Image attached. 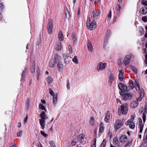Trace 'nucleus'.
Listing matches in <instances>:
<instances>
[{
	"instance_id": "60",
	"label": "nucleus",
	"mask_w": 147,
	"mask_h": 147,
	"mask_svg": "<svg viewBox=\"0 0 147 147\" xmlns=\"http://www.w3.org/2000/svg\"><path fill=\"white\" fill-rule=\"evenodd\" d=\"M144 112L145 113H147V107L145 106L144 107Z\"/></svg>"
},
{
	"instance_id": "22",
	"label": "nucleus",
	"mask_w": 147,
	"mask_h": 147,
	"mask_svg": "<svg viewBox=\"0 0 147 147\" xmlns=\"http://www.w3.org/2000/svg\"><path fill=\"white\" fill-rule=\"evenodd\" d=\"M138 105V103L137 101H134L131 104V107L133 108L137 107Z\"/></svg>"
},
{
	"instance_id": "16",
	"label": "nucleus",
	"mask_w": 147,
	"mask_h": 147,
	"mask_svg": "<svg viewBox=\"0 0 147 147\" xmlns=\"http://www.w3.org/2000/svg\"><path fill=\"white\" fill-rule=\"evenodd\" d=\"M135 117L134 115L131 116L130 119L128 120L127 121L125 122V124L126 125H128L130 123L131 124V123H132V122H133Z\"/></svg>"
},
{
	"instance_id": "24",
	"label": "nucleus",
	"mask_w": 147,
	"mask_h": 147,
	"mask_svg": "<svg viewBox=\"0 0 147 147\" xmlns=\"http://www.w3.org/2000/svg\"><path fill=\"white\" fill-rule=\"evenodd\" d=\"M100 12L99 10L96 11H93L92 13L93 15L92 17L94 18L96 17L98 15Z\"/></svg>"
},
{
	"instance_id": "40",
	"label": "nucleus",
	"mask_w": 147,
	"mask_h": 147,
	"mask_svg": "<svg viewBox=\"0 0 147 147\" xmlns=\"http://www.w3.org/2000/svg\"><path fill=\"white\" fill-rule=\"evenodd\" d=\"M39 108L42 110H45V107L42 104H39Z\"/></svg>"
},
{
	"instance_id": "6",
	"label": "nucleus",
	"mask_w": 147,
	"mask_h": 147,
	"mask_svg": "<svg viewBox=\"0 0 147 147\" xmlns=\"http://www.w3.org/2000/svg\"><path fill=\"white\" fill-rule=\"evenodd\" d=\"M90 21L89 18V20H87V28L90 29V30H92L93 28H95L96 26V22L95 20H93L91 23L90 24Z\"/></svg>"
},
{
	"instance_id": "41",
	"label": "nucleus",
	"mask_w": 147,
	"mask_h": 147,
	"mask_svg": "<svg viewBox=\"0 0 147 147\" xmlns=\"http://www.w3.org/2000/svg\"><path fill=\"white\" fill-rule=\"evenodd\" d=\"M32 69H31V72L32 73H34L35 71V69L34 68L35 63H33Z\"/></svg>"
},
{
	"instance_id": "23",
	"label": "nucleus",
	"mask_w": 147,
	"mask_h": 147,
	"mask_svg": "<svg viewBox=\"0 0 147 147\" xmlns=\"http://www.w3.org/2000/svg\"><path fill=\"white\" fill-rule=\"evenodd\" d=\"M62 48V46L61 42L60 41H59L58 42V44L56 46V50L57 51L60 50Z\"/></svg>"
},
{
	"instance_id": "45",
	"label": "nucleus",
	"mask_w": 147,
	"mask_h": 147,
	"mask_svg": "<svg viewBox=\"0 0 147 147\" xmlns=\"http://www.w3.org/2000/svg\"><path fill=\"white\" fill-rule=\"evenodd\" d=\"M67 90H69L70 89V84L69 80H67Z\"/></svg>"
},
{
	"instance_id": "52",
	"label": "nucleus",
	"mask_w": 147,
	"mask_h": 147,
	"mask_svg": "<svg viewBox=\"0 0 147 147\" xmlns=\"http://www.w3.org/2000/svg\"><path fill=\"white\" fill-rule=\"evenodd\" d=\"M139 133L140 134H141L142 132L143 129V127H139Z\"/></svg>"
},
{
	"instance_id": "38",
	"label": "nucleus",
	"mask_w": 147,
	"mask_h": 147,
	"mask_svg": "<svg viewBox=\"0 0 147 147\" xmlns=\"http://www.w3.org/2000/svg\"><path fill=\"white\" fill-rule=\"evenodd\" d=\"M116 9L117 10V13L119 14L120 12L121 9V7L119 5H117V6Z\"/></svg>"
},
{
	"instance_id": "34",
	"label": "nucleus",
	"mask_w": 147,
	"mask_h": 147,
	"mask_svg": "<svg viewBox=\"0 0 147 147\" xmlns=\"http://www.w3.org/2000/svg\"><path fill=\"white\" fill-rule=\"evenodd\" d=\"M47 82L48 84L50 83L53 80V79L51 77L49 76L47 77Z\"/></svg>"
},
{
	"instance_id": "35",
	"label": "nucleus",
	"mask_w": 147,
	"mask_h": 147,
	"mask_svg": "<svg viewBox=\"0 0 147 147\" xmlns=\"http://www.w3.org/2000/svg\"><path fill=\"white\" fill-rule=\"evenodd\" d=\"M72 61L73 62L75 63L76 64H78V59L77 58V57L76 56H75L74 58L72 59Z\"/></svg>"
},
{
	"instance_id": "54",
	"label": "nucleus",
	"mask_w": 147,
	"mask_h": 147,
	"mask_svg": "<svg viewBox=\"0 0 147 147\" xmlns=\"http://www.w3.org/2000/svg\"><path fill=\"white\" fill-rule=\"evenodd\" d=\"M144 127V125H142V123H139L138 126L139 127Z\"/></svg>"
},
{
	"instance_id": "63",
	"label": "nucleus",
	"mask_w": 147,
	"mask_h": 147,
	"mask_svg": "<svg viewBox=\"0 0 147 147\" xmlns=\"http://www.w3.org/2000/svg\"><path fill=\"white\" fill-rule=\"evenodd\" d=\"M41 102L42 103H43V104H44V103H45V100H41Z\"/></svg>"
},
{
	"instance_id": "44",
	"label": "nucleus",
	"mask_w": 147,
	"mask_h": 147,
	"mask_svg": "<svg viewBox=\"0 0 147 147\" xmlns=\"http://www.w3.org/2000/svg\"><path fill=\"white\" fill-rule=\"evenodd\" d=\"M129 127L131 129H134L135 127V124L134 123H132L129 124Z\"/></svg>"
},
{
	"instance_id": "61",
	"label": "nucleus",
	"mask_w": 147,
	"mask_h": 147,
	"mask_svg": "<svg viewBox=\"0 0 147 147\" xmlns=\"http://www.w3.org/2000/svg\"><path fill=\"white\" fill-rule=\"evenodd\" d=\"M117 103H118V102H119L120 104H122V103L120 101V100L119 99H117Z\"/></svg>"
},
{
	"instance_id": "29",
	"label": "nucleus",
	"mask_w": 147,
	"mask_h": 147,
	"mask_svg": "<svg viewBox=\"0 0 147 147\" xmlns=\"http://www.w3.org/2000/svg\"><path fill=\"white\" fill-rule=\"evenodd\" d=\"M55 65V61L52 59L51 60L49 63V65L51 67H54V66Z\"/></svg>"
},
{
	"instance_id": "5",
	"label": "nucleus",
	"mask_w": 147,
	"mask_h": 147,
	"mask_svg": "<svg viewBox=\"0 0 147 147\" xmlns=\"http://www.w3.org/2000/svg\"><path fill=\"white\" fill-rule=\"evenodd\" d=\"M107 67V63H99L97 66V70L98 72L100 71L105 69Z\"/></svg>"
},
{
	"instance_id": "31",
	"label": "nucleus",
	"mask_w": 147,
	"mask_h": 147,
	"mask_svg": "<svg viewBox=\"0 0 147 147\" xmlns=\"http://www.w3.org/2000/svg\"><path fill=\"white\" fill-rule=\"evenodd\" d=\"M88 48L89 51H92V45L90 43L88 42L87 44Z\"/></svg>"
},
{
	"instance_id": "58",
	"label": "nucleus",
	"mask_w": 147,
	"mask_h": 147,
	"mask_svg": "<svg viewBox=\"0 0 147 147\" xmlns=\"http://www.w3.org/2000/svg\"><path fill=\"white\" fill-rule=\"evenodd\" d=\"M96 138H94L93 140V144L96 145Z\"/></svg>"
},
{
	"instance_id": "4",
	"label": "nucleus",
	"mask_w": 147,
	"mask_h": 147,
	"mask_svg": "<svg viewBox=\"0 0 147 147\" xmlns=\"http://www.w3.org/2000/svg\"><path fill=\"white\" fill-rule=\"evenodd\" d=\"M135 85H136L137 86V88L138 89V92L140 93V97L137 99L138 101H140L141 100L142 98L144 96V90L142 88L140 89V86L139 84H138L137 81H136V82H135Z\"/></svg>"
},
{
	"instance_id": "48",
	"label": "nucleus",
	"mask_w": 147,
	"mask_h": 147,
	"mask_svg": "<svg viewBox=\"0 0 147 147\" xmlns=\"http://www.w3.org/2000/svg\"><path fill=\"white\" fill-rule=\"evenodd\" d=\"M41 134L42 135L45 137H46L47 136V134H45L44 132L43 131H40Z\"/></svg>"
},
{
	"instance_id": "19",
	"label": "nucleus",
	"mask_w": 147,
	"mask_h": 147,
	"mask_svg": "<svg viewBox=\"0 0 147 147\" xmlns=\"http://www.w3.org/2000/svg\"><path fill=\"white\" fill-rule=\"evenodd\" d=\"M58 38L59 41H62L63 40V36L61 31H60L59 33Z\"/></svg>"
},
{
	"instance_id": "53",
	"label": "nucleus",
	"mask_w": 147,
	"mask_h": 147,
	"mask_svg": "<svg viewBox=\"0 0 147 147\" xmlns=\"http://www.w3.org/2000/svg\"><path fill=\"white\" fill-rule=\"evenodd\" d=\"M111 10H110L109 11V13L108 15V16L109 18H111Z\"/></svg>"
},
{
	"instance_id": "2",
	"label": "nucleus",
	"mask_w": 147,
	"mask_h": 147,
	"mask_svg": "<svg viewBox=\"0 0 147 147\" xmlns=\"http://www.w3.org/2000/svg\"><path fill=\"white\" fill-rule=\"evenodd\" d=\"M40 119H39V123L42 129H44L45 124V120L48 119V117L46 115L45 111H42L40 114Z\"/></svg>"
},
{
	"instance_id": "36",
	"label": "nucleus",
	"mask_w": 147,
	"mask_h": 147,
	"mask_svg": "<svg viewBox=\"0 0 147 147\" xmlns=\"http://www.w3.org/2000/svg\"><path fill=\"white\" fill-rule=\"evenodd\" d=\"M63 57L64 58V60L66 62L68 60L67 59L68 58H69V57L67 56V54H64L63 55Z\"/></svg>"
},
{
	"instance_id": "46",
	"label": "nucleus",
	"mask_w": 147,
	"mask_h": 147,
	"mask_svg": "<svg viewBox=\"0 0 147 147\" xmlns=\"http://www.w3.org/2000/svg\"><path fill=\"white\" fill-rule=\"evenodd\" d=\"M146 115L144 113L143 114V116L142 117V119L143 120V122H144L146 120Z\"/></svg>"
},
{
	"instance_id": "47",
	"label": "nucleus",
	"mask_w": 147,
	"mask_h": 147,
	"mask_svg": "<svg viewBox=\"0 0 147 147\" xmlns=\"http://www.w3.org/2000/svg\"><path fill=\"white\" fill-rule=\"evenodd\" d=\"M142 19L143 21L145 22H147V17L146 16H143Z\"/></svg>"
},
{
	"instance_id": "12",
	"label": "nucleus",
	"mask_w": 147,
	"mask_h": 147,
	"mask_svg": "<svg viewBox=\"0 0 147 147\" xmlns=\"http://www.w3.org/2000/svg\"><path fill=\"white\" fill-rule=\"evenodd\" d=\"M84 136L83 134H81L77 137L78 140V141L80 142L81 144L83 143L84 141Z\"/></svg>"
},
{
	"instance_id": "64",
	"label": "nucleus",
	"mask_w": 147,
	"mask_h": 147,
	"mask_svg": "<svg viewBox=\"0 0 147 147\" xmlns=\"http://www.w3.org/2000/svg\"><path fill=\"white\" fill-rule=\"evenodd\" d=\"M21 125L20 123H18V127H21Z\"/></svg>"
},
{
	"instance_id": "33",
	"label": "nucleus",
	"mask_w": 147,
	"mask_h": 147,
	"mask_svg": "<svg viewBox=\"0 0 147 147\" xmlns=\"http://www.w3.org/2000/svg\"><path fill=\"white\" fill-rule=\"evenodd\" d=\"M90 124L92 125H93L95 123V121L94 118L93 117H91L90 120Z\"/></svg>"
},
{
	"instance_id": "27",
	"label": "nucleus",
	"mask_w": 147,
	"mask_h": 147,
	"mask_svg": "<svg viewBox=\"0 0 147 147\" xmlns=\"http://www.w3.org/2000/svg\"><path fill=\"white\" fill-rule=\"evenodd\" d=\"M104 129V125L102 123H101L100 125L99 132L101 133Z\"/></svg>"
},
{
	"instance_id": "9",
	"label": "nucleus",
	"mask_w": 147,
	"mask_h": 147,
	"mask_svg": "<svg viewBox=\"0 0 147 147\" xmlns=\"http://www.w3.org/2000/svg\"><path fill=\"white\" fill-rule=\"evenodd\" d=\"M123 122L120 120H117L114 125L115 129H118L121 127L123 125Z\"/></svg>"
},
{
	"instance_id": "39",
	"label": "nucleus",
	"mask_w": 147,
	"mask_h": 147,
	"mask_svg": "<svg viewBox=\"0 0 147 147\" xmlns=\"http://www.w3.org/2000/svg\"><path fill=\"white\" fill-rule=\"evenodd\" d=\"M50 144L51 147H56L55 142L53 141H51L50 142Z\"/></svg>"
},
{
	"instance_id": "30",
	"label": "nucleus",
	"mask_w": 147,
	"mask_h": 147,
	"mask_svg": "<svg viewBox=\"0 0 147 147\" xmlns=\"http://www.w3.org/2000/svg\"><path fill=\"white\" fill-rule=\"evenodd\" d=\"M123 73L120 72L119 74V79L121 81H122L123 79Z\"/></svg>"
},
{
	"instance_id": "1",
	"label": "nucleus",
	"mask_w": 147,
	"mask_h": 147,
	"mask_svg": "<svg viewBox=\"0 0 147 147\" xmlns=\"http://www.w3.org/2000/svg\"><path fill=\"white\" fill-rule=\"evenodd\" d=\"M128 106L127 103L123 104L118 109V114L120 115L123 114L124 115L127 114L128 111Z\"/></svg>"
},
{
	"instance_id": "10",
	"label": "nucleus",
	"mask_w": 147,
	"mask_h": 147,
	"mask_svg": "<svg viewBox=\"0 0 147 147\" xmlns=\"http://www.w3.org/2000/svg\"><path fill=\"white\" fill-rule=\"evenodd\" d=\"M118 87L119 89L123 92L129 91V88L126 85H124L122 83L119 84Z\"/></svg>"
},
{
	"instance_id": "42",
	"label": "nucleus",
	"mask_w": 147,
	"mask_h": 147,
	"mask_svg": "<svg viewBox=\"0 0 147 147\" xmlns=\"http://www.w3.org/2000/svg\"><path fill=\"white\" fill-rule=\"evenodd\" d=\"M142 4L145 6H147V1L146 0H143L141 1Z\"/></svg>"
},
{
	"instance_id": "28",
	"label": "nucleus",
	"mask_w": 147,
	"mask_h": 147,
	"mask_svg": "<svg viewBox=\"0 0 147 147\" xmlns=\"http://www.w3.org/2000/svg\"><path fill=\"white\" fill-rule=\"evenodd\" d=\"M113 143L115 144V145H117V146H119V143L118 140L117 138L116 137H115L114 138L113 140Z\"/></svg>"
},
{
	"instance_id": "15",
	"label": "nucleus",
	"mask_w": 147,
	"mask_h": 147,
	"mask_svg": "<svg viewBox=\"0 0 147 147\" xmlns=\"http://www.w3.org/2000/svg\"><path fill=\"white\" fill-rule=\"evenodd\" d=\"M140 11L142 14H146L147 13V8L144 6L142 7L141 8Z\"/></svg>"
},
{
	"instance_id": "21",
	"label": "nucleus",
	"mask_w": 147,
	"mask_h": 147,
	"mask_svg": "<svg viewBox=\"0 0 147 147\" xmlns=\"http://www.w3.org/2000/svg\"><path fill=\"white\" fill-rule=\"evenodd\" d=\"M110 32L109 31L108 32V31L107 32V33L106 34V36L105 37V40L104 42V45H106L107 43V38L109 37L110 36Z\"/></svg>"
},
{
	"instance_id": "59",
	"label": "nucleus",
	"mask_w": 147,
	"mask_h": 147,
	"mask_svg": "<svg viewBox=\"0 0 147 147\" xmlns=\"http://www.w3.org/2000/svg\"><path fill=\"white\" fill-rule=\"evenodd\" d=\"M10 147H17V146L15 145V144L13 143V144H12L10 146Z\"/></svg>"
},
{
	"instance_id": "7",
	"label": "nucleus",
	"mask_w": 147,
	"mask_h": 147,
	"mask_svg": "<svg viewBox=\"0 0 147 147\" xmlns=\"http://www.w3.org/2000/svg\"><path fill=\"white\" fill-rule=\"evenodd\" d=\"M132 55L131 54H129L126 55L123 61V63L125 65L128 64L131 59L132 57Z\"/></svg>"
},
{
	"instance_id": "37",
	"label": "nucleus",
	"mask_w": 147,
	"mask_h": 147,
	"mask_svg": "<svg viewBox=\"0 0 147 147\" xmlns=\"http://www.w3.org/2000/svg\"><path fill=\"white\" fill-rule=\"evenodd\" d=\"M106 143V141L105 139L103 140L100 146L102 147H105Z\"/></svg>"
},
{
	"instance_id": "11",
	"label": "nucleus",
	"mask_w": 147,
	"mask_h": 147,
	"mask_svg": "<svg viewBox=\"0 0 147 147\" xmlns=\"http://www.w3.org/2000/svg\"><path fill=\"white\" fill-rule=\"evenodd\" d=\"M115 79L114 76L112 74H111L109 77V85L110 86H111L112 85L113 82L114 81Z\"/></svg>"
},
{
	"instance_id": "62",
	"label": "nucleus",
	"mask_w": 147,
	"mask_h": 147,
	"mask_svg": "<svg viewBox=\"0 0 147 147\" xmlns=\"http://www.w3.org/2000/svg\"><path fill=\"white\" fill-rule=\"evenodd\" d=\"M27 119H28V115L27 114L26 117V118L25 119L24 121H25V122H27Z\"/></svg>"
},
{
	"instance_id": "13",
	"label": "nucleus",
	"mask_w": 147,
	"mask_h": 147,
	"mask_svg": "<svg viewBox=\"0 0 147 147\" xmlns=\"http://www.w3.org/2000/svg\"><path fill=\"white\" fill-rule=\"evenodd\" d=\"M110 119V113L109 111H108L106 114L105 121L107 123L109 122Z\"/></svg>"
},
{
	"instance_id": "50",
	"label": "nucleus",
	"mask_w": 147,
	"mask_h": 147,
	"mask_svg": "<svg viewBox=\"0 0 147 147\" xmlns=\"http://www.w3.org/2000/svg\"><path fill=\"white\" fill-rule=\"evenodd\" d=\"M69 53H72V49L71 47V45H69Z\"/></svg>"
},
{
	"instance_id": "49",
	"label": "nucleus",
	"mask_w": 147,
	"mask_h": 147,
	"mask_svg": "<svg viewBox=\"0 0 147 147\" xmlns=\"http://www.w3.org/2000/svg\"><path fill=\"white\" fill-rule=\"evenodd\" d=\"M22 131H18L17 134V136L18 137H19L21 136Z\"/></svg>"
},
{
	"instance_id": "43",
	"label": "nucleus",
	"mask_w": 147,
	"mask_h": 147,
	"mask_svg": "<svg viewBox=\"0 0 147 147\" xmlns=\"http://www.w3.org/2000/svg\"><path fill=\"white\" fill-rule=\"evenodd\" d=\"M49 92L50 94L52 96L55 95L56 94H55L53 92V91L51 88H49Z\"/></svg>"
},
{
	"instance_id": "14",
	"label": "nucleus",
	"mask_w": 147,
	"mask_h": 147,
	"mask_svg": "<svg viewBox=\"0 0 147 147\" xmlns=\"http://www.w3.org/2000/svg\"><path fill=\"white\" fill-rule=\"evenodd\" d=\"M52 100L54 106H55L58 100L57 96V94L53 96Z\"/></svg>"
},
{
	"instance_id": "51",
	"label": "nucleus",
	"mask_w": 147,
	"mask_h": 147,
	"mask_svg": "<svg viewBox=\"0 0 147 147\" xmlns=\"http://www.w3.org/2000/svg\"><path fill=\"white\" fill-rule=\"evenodd\" d=\"M76 141H75L74 140L72 141L71 142V144L72 146H74L76 145Z\"/></svg>"
},
{
	"instance_id": "17",
	"label": "nucleus",
	"mask_w": 147,
	"mask_h": 147,
	"mask_svg": "<svg viewBox=\"0 0 147 147\" xmlns=\"http://www.w3.org/2000/svg\"><path fill=\"white\" fill-rule=\"evenodd\" d=\"M136 81H137L138 83V81L137 80H135L134 82H134L133 81H131L130 82V88L131 89H133L134 87V86L136 87V90L138 91V89L137 88V86L136 85H135V82H136Z\"/></svg>"
},
{
	"instance_id": "32",
	"label": "nucleus",
	"mask_w": 147,
	"mask_h": 147,
	"mask_svg": "<svg viewBox=\"0 0 147 147\" xmlns=\"http://www.w3.org/2000/svg\"><path fill=\"white\" fill-rule=\"evenodd\" d=\"M71 38L74 43H75L77 40V39L76 35L74 34H72L71 36Z\"/></svg>"
},
{
	"instance_id": "25",
	"label": "nucleus",
	"mask_w": 147,
	"mask_h": 147,
	"mask_svg": "<svg viewBox=\"0 0 147 147\" xmlns=\"http://www.w3.org/2000/svg\"><path fill=\"white\" fill-rule=\"evenodd\" d=\"M57 68L59 71H61L63 69V65L61 63H58L57 65Z\"/></svg>"
},
{
	"instance_id": "56",
	"label": "nucleus",
	"mask_w": 147,
	"mask_h": 147,
	"mask_svg": "<svg viewBox=\"0 0 147 147\" xmlns=\"http://www.w3.org/2000/svg\"><path fill=\"white\" fill-rule=\"evenodd\" d=\"M145 63L147 64V54L145 55Z\"/></svg>"
},
{
	"instance_id": "55",
	"label": "nucleus",
	"mask_w": 147,
	"mask_h": 147,
	"mask_svg": "<svg viewBox=\"0 0 147 147\" xmlns=\"http://www.w3.org/2000/svg\"><path fill=\"white\" fill-rule=\"evenodd\" d=\"M68 13L67 14V13H66L65 14V15L66 16V17L68 18L70 16L69 13L68 11Z\"/></svg>"
},
{
	"instance_id": "18",
	"label": "nucleus",
	"mask_w": 147,
	"mask_h": 147,
	"mask_svg": "<svg viewBox=\"0 0 147 147\" xmlns=\"http://www.w3.org/2000/svg\"><path fill=\"white\" fill-rule=\"evenodd\" d=\"M120 140L121 142H125L127 140V137L126 136H122L120 137Z\"/></svg>"
},
{
	"instance_id": "57",
	"label": "nucleus",
	"mask_w": 147,
	"mask_h": 147,
	"mask_svg": "<svg viewBox=\"0 0 147 147\" xmlns=\"http://www.w3.org/2000/svg\"><path fill=\"white\" fill-rule=\"evenodd\" d=\"M30 99L29 98H27L26 100V103L27 105L29 104Z\"/></svg>"
},
{
	"instance_id": "26",
	"label": "nucleus",
	"mask_w": 147,
	"mask_h": 147,
	"mask_svg": "<svg viewBox=\"0 0 147 147\" xmlns=\"http://www.w3.org/2000/svg\"><path fill=\"white\" fill-rule=\"evenodd\" d=\"M132 140H129L127 141V142L125 146L124 147H130L132 144Z\"/></svg>"
},
{
	"instance_id": "3",
	"label": "nucleus",
	"mask_w": 147,
	"mask_h": 147,
	"mask_svg": "<svg viewBox=\"0 0 147 147\" xmlns=\"http://www.w3.org/2000/svg\"><path fill=\"white\" fill-rule=\"evenodd\" d=\"M119 94L122 96V98L124 100H129L132 98V95L129 93L121 91L119 92Z\"/></svg>"
},
{
	"instance_id": "8",
	"label": "nucleus",
	"mask_w": 147,
	"mask_h": 147,
	"mask_svg": "<svg viewBox=\"0 0 147 147\" xmlns=\"http://www.w3.org/2000/svg\"><path fill=\"white\" fill-rule=\"evenodd\" d=\"M53 28V23L52 20L51 19H49L48 20V24L47 26V31L49 34H51L52 32Z\"/></svg>"
},
{
	"instance_id": "20",
	"label": "nucleus",
	"mask_w": 147,
	"mask_h": 147,
	"mask_svg": "<svg viewBox=\"0 0 147 147\" xmlns=\"http://www.w3.org/2000/svg\"><path fill=\"white\" fill-rule=\"evenodd\" d=\"M55 60L57 62H60L61 61V57L60 56L57 54L55 55Z\"/></svg>"
}]
</instances>
